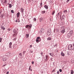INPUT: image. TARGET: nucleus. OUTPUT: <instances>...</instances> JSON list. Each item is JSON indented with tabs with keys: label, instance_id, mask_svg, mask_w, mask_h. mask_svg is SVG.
Wrapping results in <instances>:
<instances>
[{
	"label": "nucleus",
	"instance_id": "20",
	"mask_svg": "<svg viewBox=\"0 0 74 74\" xmlns=\"http://www.w3.org/2000/svg\"><path fill=\"white\" fill-rule=\"evenodd\" d=\"M42 6V3L41 2L40 3V7H41Z\"/></svg>",
	"mask_w": 74,
	"mask_h": 74
},
{
	"label": "nucleus",
	"instance_id": "29",
	"mask_svg": "<svg viewBox=\"0 0 74 74\" xmlns=\"http://www.w3.org/2000/svg\"><path fill=\"white\" fill-rule=\"evenodd\" d=\"M2 41V38H0V42H1Z\"/></svg>",
	"mask_w": 74,
	"mask_h": 74
},
{
	"label": "nucleus",
	"instance_id": "11",
	"mask_svg": "<svg viewBox=\"0 0 74 74\" xmlns=\"http://www.w3.org/2000/svg\"><path fill=\"white\" fill-rule=\"evenodd\" d=\"M64 32H65V30L64 29H63L61 31V33H62V34H63Z\"/></svg>",
	"mask_w": 74,
	"mask_h": 74
},
{
	"label": "nucleus",
	"instance_id": "49",
	"mask_svg": "<svg viewBox=\"0 0 74 74\" xmlns=\"http://www.w3.org/2000/svg\"><path fill=\"white\" fill-rule=\"evenodd\" d=\"M6 2H7V1L6 0H5V2L6 3Z\"/></svg>",
	"mask_w": 74,
	"mask_h": 74
},
{
	"label": "nucleus",
	"instance_id": "48",
	"mask_svg": "<svg viewBox=\"0 0 74 74\" xmlns=\"http://www.w3.org/2000/svg\"><path fill=\"white\" fill-rule=\"evenodd\" d=\"M30 47H32V45H30Z\"/></svg>",
	"mask_w": 74,
	"mask_h": 74
},
{
	"label": "nucleus",
	"instance_id": "32",
	"mask_svg": "<svg viewBox=\"0 0 74 74\" xmlns=\"http://www.w3.org/2000/svg\"><path fill=\"white\" fill-rule=\"evenodd\" d=\"M16 39V37L14 38V39L13 40H14V41H15Z\"/></svg>",
	"mask_w": 74,
	"mask_h": 74
},
{
	"label": "nucleus",
	"instance_id": "19",
	"mask_svg": "<svg viewBox=\"0 0 74 74\" xmlns=\"http://www.w3.org/2000/svg\"><path fill=\"white\" fill-rule=\"evenodd\" d=\"M20 10L21 11V12H23V8H21L20 9Z\"/></svg>",
	"mask_w": 74,
	"mask_h": 74
},
{
	"label": "nucleus",
	"instance_id": "13",
	"mask_svg": "<svg viewBox=\"0 0 74 74\" xmlns=\"http://www.w3.org/2000/svg\"><path fill=\"white\" fill-rule=\"evenodd\" d=\"M16 35H17V34H14L12 36L13 37H16Z\"/></svg>",
	"mask_w": 74,
	"mask_h": 74
},
{
	"label": "nucleus",
	"instance_id": "46",
	"mask_svg": "<svg viewBox=\"0 0 74 74\" xmlns=\"http://www.w3.org/2000/svg\"><path fill=\"white\" fill-rule=\"evenodd\" d=\"M57 74H59V71H58L57 72Z\"/></svg>",
	"mask_w": 74,
	"mask_h": 74
},
{
	"label": "nucleus",
	"instance_id": "26",
	"mask_svg": "<svg viewBox=\"0 0 74 74\" xmlns=\"http://www.w3.org/2000/svg\"><path fill=\"white\" fill-rule=\"evenodd\" d=\"M45 13V10L42 11V14H44Z\"/></svg>",
	"mask_w": 74,
	"mask_h": 74
},
{
	"label": "nucleus",
	"instance_id": "17",
	"mask_svg": "<svg viewBox=\"0 0 74 74\" xmlns=\"http://www.w3.org/2000/svg\"><path fill=\"white\" fill-rule=\"evenodd\" d=\"M73 30H71L70 32H69V33H70V34L72 35V33H73Z\"/></svg>",
	"mask_w": 74,
	"mask_h": 74
},
{
	"label": "nucleus",
	"instance_id": "10",
	"mask_svg": "<svg viewBox=\"0 0 74 74\" xmlns=\"http://www.w3.org/2000/svg\"><path fill=\"white\" fill-rule=\"evenodd\" d=\"M44 7L46 9V10H48V6L47 5H45Z\"/></svg>",
	"mask_w": 74,
	"mask_h": 74
},
{
	"label": "nucleus",
	"instance_id": "2",
	"mask_svg": "<svg viewBox=\"0 0 74 74\" xmlns=\"http://www.w3.org/2000/svg\"><path fill=\"white\" fill-rule=\"evenodd\" d=\"M51 29H49L47 32V34L49 36L51 35Z\"/></svg>",
	"mask_w": 74,
	"mask_h": 74
},
{
	"label": "nucleus",
	"instance_id": "47",
	"mask_svg": "<svg viewBox=\"0 0 74 74\" xmlns=\"http://www.w3.org/2000/svg\"><path fill=\"white\" fill-rule=\"evenodd\" d=\"M40 21H42V20L41 19H40Z\"/></svg>",
	"mask_w": 74,
	"mask_h": 74
},
{
	"label": "nucleus",
	"instance_id": "15",
	"mask_svg": "<svg viewBox=\"0 0 74 74\" xmlns=\"http://www.w3.org/2000/svg\"><path fill=\"white\" fill-rule=\"evenodd\" d=\"M36 41L37 43H38V42H39L40 41L36 38Z\"/></svg>",
	"mask_w": 74,
	"mask_h": 74
},
{
	"label": "nucleus",
	"instance_id": "16",
	"mask_svg": "<svg viewBox=\"0 0 74 74\" xmlns=\"http://www.w3.org/2000/svg\"><path fill=\"white\" fill-rule=\"evenodd\" d=\"M51 39H52V38H48L47 39V40H51Z\"/></svg>",
	"mask_w": 74,
	"mask_h": 74
},
{
	"label": "nucleus",
	"instance_id": "4",
	"mask_svg": "<svg viewBox=\"0 0 74 74\" xmlns=\"http://www.w3.org/2000/svg\"><path fill=\"white\" fill-rule=\"evenodd\" d=\"M7 60V57H5V56H4L3 57V58L2 59V61H4L5 62V61H6Z\"/></svg>",
	"mask_w": 74,
	"mask_h": 74
},
{
	"label": "nucleus",
	"instance_id": "14",
	"mask_svg": "<svg viewBox=\"0 0 74 74\" xmlns=\"http://www.w3.org/2000/svg\"><path fill=\"white\" fill-rule=\"evenodd\" d=\"M61 54L62 56H64V54L63 52H61Z\"/></svg>",
	"mask_w": 74,
	"mask_h": 74
},
{
	"label": "nucleus",
	"instance_id": "42",
	"mask_svg": "<svg viewBox=\"0 0 74 74\" xmlns=\"http://www.w3.org/2000/svg\"><path fill=\"white\" fill-rule=\"evenodd\" d=\"M73 49H74V44H73Z\"/></svg>",
	"mask_w": 74,
	"mask_h": 74
},
{
	"label": "nucleus",
	"instance_id": "8",
	"mask_svg": "<svg viewBox=\"0 0 74 74\" xmlns=\"http://www.w3.org/2000/svg\"><path fill=\"white\" fill-rule=\"evenodd\" d=\"M16 15L17 18H19V16H20V13L19 12H18L16 14Z\"/></svg>",
	"mask_w": 74,
	"mask_h": 74
},
{
	"label": "nucleus",
	"instance_id": "36",
	"mask_svg": "<svg viewBox=\"0 0 74 74\" xmlns=\"http://www.w3.org/2000/svg\"><path fill=\"white\" fill-rule=\"evenodd\" d=\"M29 71H30V70H31V68H30V67H29Z\"/></svg>",
	"mask_w": 74,
	"mask_h": 74
},
{
	"label": "nucleus",
	"instance_id": "18",
	"mask_svg": "<svg viewBox=\"0 0 74 74\" xmlns=\"http://www.w3.org/2000/svg\"><path fill=\"white\" fill-rule=\"evenodd\" d=\"M71 74H74V71H73V70H72L71 71Z\"/></svg>",
	"mask_w": 74,
	"mask_h": 74
},
{
	"label": "nucleus",
	"instance_id": "5",
	"mask_svg": "<svg viewBox=\"0 0 74 74\" xmlns=\"http://www.w3.org/2000/svg\"><path fill=\"white\" fill-rule=\"evenodd\" d=\"M43 32H44V29L42 28L41 29L40 31L39 32L40 33H43Z\"/></svg>",
	"mask_w": 74,
	"mask_h": 74
},
{
	"label": "nucleus",
	"instance_id": "9",
	"mask_svg": "<svg viewBox=\"0 0 74 74\" xmlns=\"http://www.w3.org/2000/svg\"><path fill=\"white\" fill-rule=\"evenodd\" d=\"M72 35H71V34H70V33H69L68 34V38H70V37H71V36Z\"/></svg>",
	"mask_w": 74,
	"mask_h": 74
},
{
	"label": "nucleus",
	"instance_id": "7",
	"mask_svg": "<svg viewBox=\"0 0 74 74\" xmlns=\"http://www.w3.org/2000/svg\"><path fill=\"white\" fill-rule=\"evenodd\" d=\"M49 59V57H48V56H46V59L45 60L46 61H47Z\"/></svg>",
	"mask_w": 74,
	"mask_h": 74
},
{
	"label": "nucleus",
	"instance_id": "28",
	"mask_svg": "<svg viewBox=\"0 0 74 74\" xmlns=\"http://www.w3.org/2000/svg\"><path fill=\"white\" fill-rule=\"evenodd\" d=\"M54 14H55V11H53L52 13V15H54Z\"/></svg>",
	"mask_w": 74,
	"mask_h": 74
},
{
	"label": "nucleus",
	"instance_id": "50",
	"mask_svg": "<svg viewBox=\"0 0 74 74\" xmlns=\"http://www.w3.org/2000/svg\"><path fill=\"white\" fill-rule=\"evenodd\" d=\"M7 54H8V55L9 54V53H7Z\"/></svg>",
	"mask_w": 74,
	"mask_h": 74
},
{
	"label": "nucleus",
	"instance_id": "6",
	"mask_svg": "<svg viewBox=\"0 0 74 74\" xmlns=\"http://www.w3.org/2000/svg\"><path fill=\"white\" fill-rule=\"evenodd\" d=\"M13 33H14L18 34V32H17V31H16V30L15 29L13 30Z\"/></svg>",
	"mask_w": 74,
	"mask_h": 74
},
{
	"label": "nucleus",
	"instance_id": "33",
	"mask_svg": "<svg viewBox=\"0 0 74 74\" xmlns=\"http://www.w3.org/2000/svg\"><path fill=\"white\" fill-rule=\"evenodd\" d=\"M59 71H60V72H62V69H60V70H59Z\"/></svg>",
	"mask_w": 74,
	"mask_h": 74
},
{
	"label": "nucleus",
	"instance_id": "55",
	"mask_svg": "<svg viewBox=\"0 0 74 74\" xmlns=\"http://www.w3.org/2000/svg\"><path fill=\"white\" fill-rule=\"evenodd\" d=\"M31 71H32V70L31 69Z\"/></svg>",
	"mask_w": 74,
	"mask_h": 74
},
{
	"label": "nucleus",
	"instance_id": "3",
	"mask_svg": "<svg viewBox=\"0 0 74 74\" xmlns=\"http://www.w3.org/2000/svg\"><path fill=\"white\" fill-rule=\"evenodd\" d=\"M25 27L26 28H28L29 29H30V28H31L32 27V25H27L25 26Z\"/></svg>",
	"mask_w": 74,
	"mask_h": 74
},
{
	"label": "nucleus",
	"instance_id": "12",
	"mask_svg": "<svg viewBox=\"0 0 74 74\" xmlns=\"http://www.w3.org/2000/svg\"><path fill=\"white\" fill-rule=\"evenodd\" d=\"M38 39L39 41H41V38L39 37H38L36 38Z\"/></svg>",
	"mask_w": 74,
	"mask_h": 74
},
{
	"label": "nucleus",
	"instance_id": "38",
	"mask_svg": "<svg viewBox=\"0 0 74 74\" xmlns=\"http://www.w3.org/2000/svg\"><path fill=\"white\" fill-rule=\"evenodd\" d=\"M32 64H34V62L32 61Z\"/></svg>",
	"mask_w": 74,
	"mask_h": 74
},
{
	"label": "nucleus",
	"instance_id": "51",
	"mask_svg": "<svg viewBox=\"0 0 74 74\" xmlns=\"http://www.w3.org/2000/svg\"><path fill=\"white\" fill-rule=\"evenodd\" d=\"M70 1V0H67V1Z\"/></svg>",
	"mask_w": 74,
	"mask_h": 74
},
{
	"label": "nucleus",
	"instance_id": "31",
	"mask_svg": "<svg viewBox=\"0 0 74 74\" xmlns=\"http://www.w3.org/2000/svg\"><path fill=\"white\" fill-rule=\"evenodd\" d=\"M12 45V43L11 42H10L9 44V45L11 46Z\"/></svg>",
	"mask_w": 74,
	"mask_h": 74
},
{
	"label": "nucleus",
	"instance_id": "34",
	"mask_svg": "<svg viewBox=\"0 0 74 74\" xmlns=\"http://www.w3.org/2000/svg\"><path fill=\"white\" fill-rule=\"evenodd\" d=\"M50 55H51V56H53V54H52V53H50Z\"/></svg>",
	"mask_w": 74,
	"mask_h": 74
},
{
	"label": "nucleus",
	"instance_id": "44",
	"mask_svg": "<svg viewBox=\"0 0 74 74\" xmlns=\"http://www.w3.org/2000/svg\"><path fill=\"white\" fill-rule=\"evenodd\" d=\"M9 48H11V46L9 45Z\"/></svg>",
	"mask_w": 74,
	"mask_h": 74
},
{
	"label": "nucleus",
	"instance_id": "39",
	"mask_svg": "<svg viewBox=\"0 0 74 74\" xmlns=\"http://www.w3.org/2000/svg\"><path fill=\"white\" fill-rule=\"evenodd\" d=\"M30 0H28V3H30L31 2Z\"/></svg>",
	"mask_w": 74,
	"mask_h": 74
},
{
	"label": "nucleus",
	"instance_id": "40",
	"mask_svg": "<svg viewBox=\"0 0 74 74\" xmlns=\"http://www.w3.org/2000/svg\"><path fill=\"white\" fill-rule=\"evenodd\" d=\"M33 20H34V21H36V19H34Z\"/></svg>",
	"mask_w": 74,
	"mask_h": 74
},
{
	"label": "nucleus",
	"instance_id": "24",
	"mask_svg": "<svg viewBox=\"0 0 74 74\" xmlns=\"http://www.w3.org/2000/svg\"><path fill=\"white\" fill-rule=\"evenodd\" d=\"M19 55L20 56H22V53H19Z\"/></svg>",
	"mask_w": 74,
	"mask_h": 74
},
{
	"label": "nucleus",
	"instance_id": "21",
	"mask_svg": "<svg viewBox=\"0 0 74 74\" xmlns=\"http://www.w3.org/2000/svg\"><path fill=\"white\" fill-rule=\"evenodd\" d=\"M12 7V4H9V8H11Z\"/></svg>",
	"mask_w": 74,
	"mask_h": 74
},
{
	"label": "nucleus",
	"instance_id": "30",
	"mask_svg": "<svg viewBox=\"0 0 74 74\" xmlns=\"http://www.w3.org/2000/svg\"><path fill=\"white\" fill-rule=\"evenodd\" d=\"M67 12V10H64V12Z\"/></svg>",
	"mask_w": 74,
	"mask_h": 74
},
{
	"label": "nucleus",
	"instance_id": "53",
	"mask_svg": "<svg viewBox=\"0 0 74 74\" xmlns=\"http://www.w3.org/2000/svg\"><path fill=\"white\" fill-rule=\"evenodd\" d=\"M56 46H57V45H56Z\"/></svg>",
	"mask_w": 74,
	"mask_h": 74
},
{
	"label": "nucleus",
	"instance_id": "27",
	"mask_svg": "<svg viewBox=\"0 0 74 74\" xmlns=\"http://www.w3.org/2000/svg\"><path fill=\"white\" fill-rule=\"evenodd\" d=\"M16 22H19V19H18L17 20H16Z\"/></svg>",
	"mask_w": 74,
	"mask_h": 74
},
{
	"label": "nucleus",
	"instance_id": "45",
	"mask_svg": "<svg viewBox=\"0 0 74 74\" xmlns=\"http://www.w3.org/2000/svg\"><path fill=\"white\" fill-rule=\"evenodd\" d=\"M55 71V69H53L52 71V72H54Z\"/></svg>",
	"mask_w": 74,
	"mask_h": 74
},
{
	"label": "nucleus",
	"instance_id": "23",
	"mask_svg": "<svg viewBox=\"0 0 74 74\" xmlns=\"http://www.w3.org/2000/svg\"><path fill=\"white\" fill-rule=\"evenodd\" d=\"M26 38H28V37H29V34H27L26 35Z\"/></svg>",
	"mask_w": 74,
	"mask_h": 74
},
{
	"label": "nucleus",
	"instance_id": "25",
	"mask_svg": "<svg viewBox=\"0 0 74 74\" xmlns=\"http://www.w3.org/2000/svg\"><path fill=\"white\" fill-rule=\"evenodd\" d=\"M11 12L12 13H13V14H14V10H11Z\"/></svg>",
	"mask_w": 74,
	"mask_h": 74
},
{
	"label": "nucleus",
	"instance_id": "41",
	"mask_svg": "<svg viewBox=\"0 0 74 74\" xmlns=\"http://www.w3.org/2000/svg\"><path fill=\"white\" fill-rule=\"evenodd\" d=\"M8 31H10V29H8Z\"/></svg>",
	"mask_w": 74,
	"mask_h": 74
},
{
	"label": "nucleus",
	"instance_id": "35",
	"mask_svg": "<svg viewBox=\"0 0 74 74\" xmlns=\"http://www.w3.org/2000/svg\"><path fill=\"white\" fill-rule=\"evenodd\" d=\"M60 15V13H59L57 14V15Z\"/></svg>",
	"mask_w": 74,
	"mask_h": 74
},
{
	"label": "nucleus",
	"instance_id": "37",
	"mask_svg": "<svg viewBox=\"0 0 74 74\" xmlns=\"http://www.w3.org/2000/svg\"><path fill=\"white\" fill-rule=\"evenodd\" d=\"M9 74V72L8 71L6 72V74Z\"/></svg>",
	"mask_w": 74,
	"mask_h": 74
},
{
	"label": "nucleus",
	"instance_id": "54",
	"mask_svg": "<svg viewBox=\"0 0 74 74\" xmlns=\"http://www.w3.org/2000/svg\"><path fill=\"white\" fill-rule=\"evenodd\" d=\"M5 65H4L3 66H5Z\"/></svg>",
	"mask_w": 74,
	"mask_h": 74
},
{
	"label": "nucleus",
	"instance_id": "1",
	"mask_svg": "<svg viewBox=\"0 0 74 74\" xmlns=\"http://www.w3.org/2000/svg\"><path fill=\"white\" fill-rule=\"evenodd\" d=\"M68 48L69 50H73V51H74V50L73 47V46H72V45L71 44L69 45Z\"/></svg>",
	"mask_w": 74,
	"mask_h": 74
},
{
	"label": "nucleus",
	"instance_id": "52",
	"mask_svg": "<svg viewBox=\"0 0 74 74\" xmlns=\"http://www.w3.org/2000/svg\"><path fill=\"white\" fill-rule=\"evenodd\" d=\"M9 55H7V56H8Z\"/></svg>",
	"mask_w": 74,
	"mask_h": 74
},
{
	"label": "nucleus",
	"instance_id": "22",
	"mask_svg": "<svg viewBox=\"0 0 74 74\" xmlns=\"http://www.w3.org/2000/svg\"><path fill=\"white\" fill-rule=\"evenodd\" d=\"M1 28L2 29H3V30H5V28H4L3 27H1Z\"/></svg>",
	"mask_w": 74,
	"mask_h": 74
},
{
	"label": "nucleus",
	"instance_id": "43",
	"mask_svg": "<svg viewBox=\"0 0 74 74\" xmlns=\"http://www.w3.org/2000/svg\"><path fill=\"white\" fill-rule=\"evenodd\" d=\"M41 55H42V56L43 55V53H41Z\"/></svg>",
	"mask_w": 74,
	"mask_h": 74
}]
</instances>
